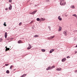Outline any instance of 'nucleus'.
<instances>
[{
    "label": "nucleus",
    "instance_id": "nucleus-3",
    "mask_svg": "<svg viewBox=\"0 0 77 77\" xmlns=\"http://www.w3.org/2000/svg\"><path fill=\"white\" fill-rule=\"evenodd\" d=\"M67 32V31H64L63 32V34L64 35H66V34H67V33H66Z\"/></svg>",
    "mask_w": 77,
    "mask_h": 77
},
{
    "label": "nucleus",
    "instance_id": "nucleus-41",
    "mask_svg": "<svg viewBox=\"0 0 77 77\" xmlns=\"http://www.w3.org/2000/svg\"><path fill=\"white\" fill-rule=\"evenodd\" d=\"M7 47H5V48H7Z\"/></svg>",
    "mask_w": 77,
    "mask_h": 77
},
{
    "label": "nucleus",
    "instance_id": "nucleus-40",
    "mask_svg": "<svg viewBox=\"0 0 77 77\" xmlns=\"http://www.w3.org/2000/svg\"><path fill=\"white\" fill-rule=\"evenodd\" d=\"M47 2H49V0H47Z\"/></svg>",
    "mask_w": 77,
    "mask_h": 77
},
{
    "label": "nucleus",
    "instance_id": "nucleus-31",
    "mask_svg": "<svg viewBox=\"0 0 77 77\" xmlns=\"http://www.w3.org/2000/svg\"><path fill=\"white\" fill-rule=\"evenodd\" d=\"M67 58H70V57L69 56H68L67 57Z\"/></svg>",
    "mask_w": 77,
    "mask_h": 77
},
{
    "label": "nucleus",
    "instance_id": "nucleus-12",
    "mask_svg": "<svg viewBox=\"0 0 77 77\" xmlns=\"http://www.w3.org/2000/svg\"><path fill=\"white\" fill-rule=\"evenodd\" d=\"M41 21H45V19H43V18H42L40 19Z\"/></svg>",
    "mask_w": 77,
    "mask_h": 77
},
{
    "label": "nucleus",
    "instance_id": "nucleus-14",
    "mask_svg": "<svg viewBox=\"0 0 77 77\" xmlns=\"http://www.w3.org/2000/svg\"><path fill=\"white\" fill-rule=\"evenodd\" d=\"M61 70L62 69L61 68H58L56 69L57 71H61Z\"/></svg>",
    "mask_w": 77,
    "mask_h": 77
},
{
    "label": "nucleus",
    "instance_id": "nucleus-26",
    "mask_svg": "<svg viewBox=\"0 0 77 77\" xmlns=\"http://www.w3.org/2000/svg\"><path fill=\"white\" fill-rule=\"evenodd\" d=\"M50 69V67H49L48 68H47L46 69V70H48L49 69Z\"/></svg>",
    "mask_w": 77,
    "mask_h": 77
},
{
    "label": "nucleus",
    "instance_id": "nucleus-19",
    "mask_svg": "<svg viewBox=\"0 0 77 77\" xmlns=\"http://www.w3.org/2000/svg\"><path fill=\"white\" fill-rule=\"evenodd\" d=\"M41 51H42V52H45V49H42Z\"/></svg>",
    "mask_w": 77,
    "mask_h": 77
},
{
    "label": "nucleus",
    "instance_id": "nucleus-9",
    "mask_svg": "<svg viewBox=\"0 0 77 77\" xmlns=\"http://www.w3.org/2000/svg\"><path fill=\"white\" fill-rule=\"evenodd\" d=\"M65 60H66V58H63V59H62V62H65Z\"/></svg>",
    "mask_w": 77,
    "mask_h": 77
},
{
    "label": "nucleus",
    "instance_id": "nucleus-30",
    "mask_svg": "<svg viewBox=\"0 0 77 77\" xmlns=\"http://www.w3.org/2000/svg\"><path fill=\"white\" fill-rule=\"evenodd\" d=\"M9 2H12V0H9Z\"/></svg>",
    "mask_w": 77,
    "mask_h": 77
},
{
    "label": "nucleus",
    "instance_id": "nucleus-35",
    "mask_svg": "<svg viewBox=\"0 0 77 77\" xmlns=\"http://www.w3.org/2000/svg\"><path fill=\"white\" fill-rule=\"evenodd\" d=\"M75 72H77V70H75Z\"/></svg>",
    "mask_w": 77,
    "mask_h": 77
},
{
    "label": "nucleus",
    "instance_id": "nucleus-6",
    "mask_svg": "<svg viewBox=\"0 0 77 77\" xmlns=\"http://www.w3.org/2000/svg\"><path fill=\"white\" fill-rule=\"evenodd\" d=\"M37 11H33V12H32L31 13V14H32V15H33L35 14V13H36V12Z\"/></svg>",
    "mask_w": 77,
    "mask_h": 77
},
{
    "label": "nucleus",
    "instance_id": "nucleus-32",
    "mask_svg": "<svg viewBox=\"0 0 77 77\" xmlns=\"http://www.w3.org/2000/svg\"><path fill=\"white\" fill-rule=\"evenodd\" d=\"M50 67V69H53V68H52V67Z\"/></svg>",
    "mask_w": 77,
    "mask_h": 77
},
{
    "label": "nucleus",
    "instance_id": "nucleus-20",
    "mask_svg": "<svg viewBox=\"0 0 77 77\" xmlns=\"http://www.w3.org/2000/svg\"><path fill=\"white\" fill-rule=\"evenodd\" d=\"M6 72L7 74H9V70H7Z\"/></svg>",
    "mask_w": 77,
    "mask_h": 77
},
{
    "label": "nucleus",
    "instance_id": "nucleus-42",
    "mask_svg": "<svg viewBox=\"0 0 77 77\" xmlns=\"http://www.w3.org/2000/svg\"><path fill=\"white\" fill-rule=\"evenodd\" d=\"M76 26H77V23H76Z\"/></svg>",
    "mask_w": 77,
    "mask_h": 77
},
{
    "label": "nucleus",
    "instance_id": "nucleus-4",
    "mask_svg": "<svg viewBox=\"0 0 77 77\" xmlns=\"http://www.w3.org/2000/svg\"><path fill=\"white\" fill-rule=\"evenodd\" d=\"M61 30H62V27L60 26H59V27L58 29V31H59V32H60Z\"/></svg>",
    "mask_w": 77,
    "mask_h": 77
},
{
    "label": "nucleus",
    "instance_id": "nucleus-10",
    "mask_svg": "<svg viewBox=\"0 0 77 77\" xmlns=\"http://www.w3.org/2000/svg\"><path fill=\"white\" fill-rule=\"evenodd\" d=\"M54 51V49H52V50H51L50 51V53H52L53 52V51Z\"/></svg>",
    "mask_w": 77,
    "mask_h": 77
},
{
    "label": "nucleus",
    "instance_id": "nucleus-37",
    "mask_svg": "<svg viewBox=\"0 0 77 77\" xmlns=\"http://www.w3.org/2000/svg\"><path fill=\"white\" fill-rule=\"evenodd\" d=\"M65 16V17H68V15H66Z\"/></svg>",
    "mask_w": 77,
    "mask_h": 77
},
{
    "label": "nucleus",
    "instance_id": "nucleus-25",
    "mask_svg": "<svg viewBox=\"0 0 77 77\" xmlns=\"http://www.w3.org/2000/svg\"><path fill=\"white\" fill-rule=\"evenodd\" d=\"M72 16H74L75 17H76L77 15H76V14H73V15H72Z\"/></svg>",
    "mask_w": 77,
    "mask_h": 77
},
{
    "label": "nucleus",
    "instance_id": "nucleus-27",
    "mask_svg": "<svg viewBox=\"0 0 77 77\" xmlns=\"http://www.w3.org/2000/svg\"><path fill=\"white\" fill-rule=\"evenodd\" d=\"M55 66L54 65L52 66V68H55Z\"/></svg>",
    "mask_w": 77,
    "mask_h": 77
},
{
    "label": "nucleus",
    "instance_id": "nucleus-22",
    "mask_svg": "<svg viewBox=\"0 0 77 77\" xmlns=\"http://www.w3.org/2000/svg\"><path fill=\"white\" fill-rule=\"evenodd\" d=\"M71 8H75V7H74V5H72L71 7Z\"/></svg>",
    "mask_w": 77,
    "mask_h": 77
},
{
    "label": "nucleus",
    "instance_id": "nucleus-5",
    "mask_svg": "<svg viewBox=\"0 0 77 77\" xmlns=\"http://www.w3.org/2000/svg\"><path fill=\"white\" fill-rule=\"evenodd\" d=\"M9 10H11L12 9V5H10V7L9 8Z\"/></svg>",
    "mask_w": 77,
    "mask_h": 77
},
{
    "label": "nucleus",
    "instance_id": "nucleus-2",
    "mask_svg": "<svg viewBox=\"0 0 77 77\" xmlns=\"http://www.w3.org/2000/svg\"><path fill=\"white\" fill-rule=\"evenodd\" d=\"M54 37H55V35H54L53 36H51L50 37L48 38H49V39H52L53 38H54Z\"/></svg>",
    "mask_w": 77,
    "mask_h": 77
},
{
    "label": "nucleus",
    "instance_id": "nucleus-24",
    "mask_svg": "<svg viewBox=\"0 0 77 77\" xmlns=\"http://www.w3.org/2000/svg\"><path fill=\"white\" fill-rule=\"evenodd\" d=\"M3 25L4 26H6V22H4Z\"/></svg>",
    "mask_w": 77,
    "mask_h": 77
},
{
    "label": "nucleus",
    "instance_id": "nucleus-34",
    "mask_svg": "<svg viewBox=\"0 0 77 77\" xmlns=\"http://www.w3.org/2000/svg\"><path fill=\"white\" fill-rule=\"evenodd\" d=\"M77 53V51H75V54H76V53Z\"/></svg>",
    "mask_w": 77,
    "mask_h": 77
},
{
    "label": "nucleus",
    "instance_id": "nucleus-1",
    "mask_svg": "<svg viewBox=\"0 0 77 77\" xmlns=\"http://www.w3.org/2000/svg\"><path fill=\"white\" fill-rule=\"evenodd\" d=\"M60 4V5H65L66 4V3L64 2V0H61Z\"/></svg>",
    "mask_w": 77,
    "mask_h": 77
},
{
    "label": "nucleus",
    "instance_id": "nucleus-16",
    "mask_svg": "<svg viewBox=\"0 0 77 77\" xmlns=\"http://www.w3.org/2000/svg\"><path fill=\"white\" fill-rule=\"evenodd\" d=\"M10 50V48H6L5 49V51H7L8 50Z\"/></svg>",
    "mask_w": 77,
    "mask_h": 77
},
{
    "label": "nucleus",
    "instance_id": "nucleus-36",
    "mask_svg": "<svg viewBox=\"0 0 77 77\" xmlns=\"http://www.w3.org/2000/svg\"><path fill=\"white\" fill-rule=\"evenodd\" d=\"M5 10H6V11H7V10H8V8H5Z\"/></svg>",
    "mask_w": 77,
    "mask_h": 77
},
{
    "label": "nucleus",
    "instance_id": "nucleus-33",
    "mask_svg": "<svg viewBox=\"0 0 77 77\" xmlns=\"http://www.w3.org/2000/svg\"><path fill=\"white\" fill-rule=\"evenodd\" d=\"M5 66H8V65H9V64H6L5 65Z\"/></svg>",
    "mask_w": 77,
    "mask_h": 77
},
{
    "label": "nucleus",
    "instance_id": "nucleus-17",
    "mask_svg": "<svg viewBox=\"0 0 77 77\" xmlns=\"http://www.w3.org/2000/svg\"><path fill=\"white\" fill-rule=\"evenodd\" d=\"M29 47H30L29 48V49H30V48H32V46L31 45H30V44H29Z\"/></svg>",
    "mask_w": 77,
    "mask_h": 77
},
{
    "label": "nucleus",
    "instance_id": "nucleus-29",
    "mask_svg": "<svg viewBox=\"0 0 77 77\" xmlns=\"http://www.w3.org/2000/svg\"><path fill=\"white\" fill-rule=\"evenodd\" d=\"M29 48H30V47H29L27 48V49L28 50H30V49H29Z\"/></svg>",
    "mask_w": 77,
    "mask_h": 77
},
{
    "label": "nucleus",
    "instance_id": "nucleus-28",
    "mask_svg": "<svg viewBox=\"0 0 77 77\" xmlns=\"http://www.w3.org/2000/svg\"><path fill=\"white\" fill-rule=\"evenodd\" d=\"M21 24H22V23H19V25L20 26H21Z\"/></svg>",
    "mask_w": 77,
    "mask_h": 77
},
{
    "label": "nucleus",
    "instance_id": "nucleus-39",
    "mask_svg": "<svg viewBox=\"0 0 77 77\" xmlns=\"http://www.w3.org/2000/svg\"><path fill=\"white\" fill-rule=\"evenodd\" d=\"M75 47H77V45H76V46Z\"/></svg>",
    "mask_w": 77,
    "mask_h": 77
},
{
    "label": "nucleus",
    "instance_id": "nucleus-15",
    "mask_svg": "<svg viewBox=\"0 0 77 77\" xmlns=\"http://www.w3.org/2000/svg\"><path fill=\"white\" fill-rule=\"evenodd\" d=\"M18 42L19 44H21V43H22V41L21 40H19L18 41Z\"/></svg>",
    "mask_w": 77,
    "mask_h": 77
},
{
    "label": "nucleus",
    "instance_id": "nucleus-8",
    "mask_svg": "<svg viewBox=\"0 0 77 77\" xmlns=\"http://www.w3.org/2000/svg\"><path fill=\"white\" fill-rule=\"evenodd\" d=\"M58 19L60 21H61L62 20V18H60V16H59L58 17Z\"/></svg>",
    "mask_w": 77,
    "mask_h": 77
},
{
    "label": "nucleus",
    "instance_id": "nucleus-7",
    "mask_svg": "<svg viewBox=\"0 0 77 77\" xmlns=\"http://www.w3.org/2000/svg\"><path fill=\"white\" fill-rule=\"evenodd\" d=\"M5 38H7V36H8V34H7V32H5Z\"/></svg>",
    "mask_w": 77,
    "mask_h": 77
},
{
    "label": "nucleus",
    "instance_id": "nucleus-18",
    "mask_svg": "<svg viewBox=\"0 0 77 77\" xmlns=\"http://www.w3.org/2000/svg\"><path fill=\"white\" fill-rule=\"evenodd\" d=\"M13 66H13L12 65H11L10 66V69H12V68H13Z\"/></svg>",
    "mask_w": 77,
    "mask_h": 77
},
{
    "label": "nucleus",
    "instance_id": "nucleus-21",
    "mask_svg": "<svg viewBox=\"0 0 77 77\" xmlns=\"http://www.w3.org/2000/svg\"><path fill=\"white\" fill-rule=\"evenodd\" d=\"M37 20L39 21H40V19L39 18H37Z\"/></svg>",
    "mask_w": 77,
    "mask_h": 77
},
{
    "label": "nucleus",
    "instance_id": "nucleus-23",
    "mask_svg": "<svg viewBox=\"0 0 77 77\" xmlns=\"http://www.w3.org/2000/svg\"><path fill=\"white\" fill-rule=\"evenodd\" d=\"M2 40H3V39H2V38H0V42H2Z\"/></svg>",
    "mask_w": 77,
    "mask_h": 77
},
{
    "label": "nucleus",
    "instance_id": "nucleus-11",
    "mask_svg": "<svg viewBox=\"0 0 77 77\" xmlns=\"http://www.w3.org/2000/svg\"><path fill=\"white\" fill-rule=\"evenodd\" d=\"M26 75H27V74H24L20 76V77H24L25 76H26Z\"/></svg>",
    "mask_w": 77,
    "mask_h": 77
},
{
    "label": "nucleus",
    "instance_id": "nucleus-38",
    "mask_svg": "<svg viewBox=\"0 0 77 77\" xmlns=\"http://www.w3.org/2000/svg\"><path fill=\"white\" fill-rule=\"evenodd\" d=\"M33 21H32L31 23H33Z\"/></svg>",
    "mask_w": 77,
    "mask_h": 77
},
{
    "label": "nucleus",
    "instance_id": "nucleus-13",
    "mask_svg": "<svg viewBox=\"0 0 77 77\" xmlns=\"http://www.w3.org/2000/svg\"><path fill=\"white\" fill-rule=\"evenodd\" d=\"M39 37V35H35L34 36V38H37Z\"/></svg>",
    "mask_w": 77,
    "mask_h": 77
}]
</instances>
